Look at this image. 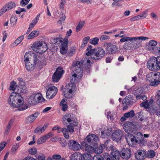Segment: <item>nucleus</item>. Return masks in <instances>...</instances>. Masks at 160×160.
Segmentation results:
<instances>
[{
  "instance_id": "nucleus-60",
  "label": "nucleus",
  "mask_w": 160,
  "mask_h": 160,
  "mask_svg": "<svg viewBox=\"0 0 160 160\" xmlns=\"http://www.w3.org/2000/svg\"><path fill=\"white\" fill-rule=\"evenodd\" d=\"M28 151L31 154L34 155L37 152V149L35 148H33L30 149Z\"/></svg>"
},
{
  "instance_id": "nucleus-19",
  "label": "nucleus",
  "mask_w": 160,
  "mask_h": 160,
  "mask_svg": "<svg viewBox=\"0 0 160 160\" xmlns=\"http://www.w3.org/2000/svg\"><path fill=\"white\" fill-rule=\"evenodd\" d=\"M58 130V132L59 133L60 132H62L64 135V137L66 139H68L69 138V135H68V133L65 128H61L59 127L58 126H56L55 127L53 128H52V130Z\"/></svg>"
},
{
  "instance_id": "nucleus-20",
  "label": "nucleus",
  "mask_w": 160,
  "mask_h": 160,
  "mask_svg": "<svg viewBox=\"0 0 160 160\" xmlns=\"http://www.w3.org/2000/svg\"><path fill=\"white\" fill-rule=\"evenodd\" d=\"M19 81L18 86L21 89L20 92L23 93H26L28 90L26 88L25 83L22 81V78H18V79Z\"/></svg>"
},
{
  "instance_id": "nucleus-48",
  "label": "nucleus",
  "mask_w": 160,
  "mask_h": 160,
  "mask_svg": "<svg viewBox=\"0 0 160 160\" xmlns=\"http://www.w3.org/2000/svg\"><path fill=\"white\" fill-rule=\"evenodd\" d=\"M52 157L54 160H65L63 158H61V156L58 154H54Z\"/></svg>"
},
{
  "instance_id": "nucleus-25",
  "label": "nucleus",
  "mask_w": 160,
  "mask_h": 160,
  "mask_svg": "<svg viewBox=\"0 0 160 160\" xmlns=\"http://www.w3.org/2000/svg\"><path fill=\"white\" fill-rule=\"evenodd\" d=\"M47 49V46L46 43L44 42H41V45L38 48V51L37 52L39 53H42L45 52Z\"/></svg>"
},
{
  "instance_id": "nucleus-8",
  "label": "nucleus",
  "mask_w": 160,
  "mask_h": 160,
  "mask_svg": "<svg viewBox=\"0 0 160 160\" xmlns=\"http://www.w3.org/2000/svg\"><path fill=\"white\" fill-rule=\"evenodd\" d=\"M108 150H111L110 155L112 160H119L120 153L117 148L112 145L109 147Z\"/></svg>"
},
{
  "instance_id": "nucleus-62",
  "label": "nucleus",
  "mask_w": 160,
  "mask_h": 160,
  "mask_svg": "<svg viewBox=\"0 0 160 160\" xmlns=\"http://www.w3.org/2000/svg\"><path fill=\"white\" fill-rule=\"evenodd\" d=\"M7 144V143L5 142H3L0 143V151L2 150L4 148Z\"/></svg>"
},
{
  "instance_id": "nucleus-57",
  "label": "nucleus",
  "mask_w": 160,
  "mask_h": 160,
  "mask_svg": "<svg viewBox=\"0 0 160 160\" xmlns=\"http://www.w3.org/2000/svg\"><path fill=\"white\" fill-rule=\"evenodd\" d=\"M17 20V17L15 18L14 17H12L10 19V22L11 24H13L14 25L16 23Z\"/></svg>"
},
{
  "instance_id": "nucleus-1",
  "label": "nucleus",
  "mask_w": 160,
  "mask_h": 160,
  "mask_svg": "<svg viewBox=\"0 0 160 160\" xmlns=\"http://www.w3.org/2000/svg\"><path fill=\"white\" fill-rule=\"evenodd\" d=\"M8 102L11 106L18 108L19 111L24 110L28 108V105L24 102L23 99L20 94L15 92L11 93Z\"/></svg>"
},
{
  "instance_id": "nucleus-43",
  "label": "nucleus",
  "mask_w": 160,
  "mask_h": 160,
  "mask_svg": "<svg viewBox=\"0 0 160 160\" xmlns=\"http://www.w3.org/2000/svg\"><path fill=\"white\" fill-rule=\"evenodd\" d=\"M147 155L148 157L150 158H153L155 155V152L153 150L148 151L147 153Z\"/></svg>"
},
{
  "instance_id": "nucleus-45",
  "label": "nucleus",
  "mask_w": 160,
  "mask_h": 160,
  "mask_svg": "<svg viewBox=\"0 0 160 160\" xmlns=\"http://www.w3.org/2000/svg\"><path fill=\"white\" fill-rule=\"evenodd\" d=\"M17 87L16 82L14 81H12L11 82L10 86V90L14 91Z\"/></svg>"
},
{
  "instance_id": "nucleus-47",
  "label": "nucleus",
  "mask_w": 160,
  "mask_h": 160,
  "mask_svg": "<svg viewBox=\"0 0 160 160\" xmlns=\"http://www.w3.org/2000/svg\"><path fill=\"white\" fill-rule=\"evenodd\" d=\"M84 22L83 21L80 22L76 28V31L78 32L83 27Z\"/></svg>"
},
{
  "instance_id": "nucleus-4",
  "label": "nucleus",
  "mask_w": 160,
  "mask_h": 160,
  "mask_svg": "<svg viewBox=\"0 0 160 160\" xmlns=\"http://www.w3.org/2000/svg\"><path fill=\"white\" fill-rule=\"evenodd\" d=\"M44 100V98L40 93H33L28 98V102L29 105L33 106L42 102Z\"/></svg>"
},
{
  "instance_id": "nucleus-32",
  "label": "nucleus",
  "mask_w": 160,
  "mask_h": 160,
  "mask_svg": "<svg viewBox=\"0 0 160 160\" xmlns=\"http://www.w3.org/2000/svg\"><path fill=\"white\" fill-rule=\"evenodd\" d=\"M41 42L40 41L35 42L32 47L33 50L36 52L38 51V48H39L40 45H41Z\"/></svg>"
},
{
  "instance_id": "nucleus-23",
  "label": "nucleus",
  "mask_w": 160,
  "mask_h": 160,
  "mask_svg": "<svg viewBox=\"0 0 160 160\" xmlns=\"http://www.w3.org/2000/svg\"><path fill=\"white\" fill-rule=\"evenodd\" d=\"M134 97L133 96L129 95L126 96L124 100V102L128 105L133 104L136 101H133Z\"/></svg>"
},
{
  "instance_id": "nucleus-49",
  "label": "nucleus",
  "mask_w": 160,
  "mask_h": 160,
  "mask_svg": "<svg viewBox=\"0 0 160 160\" xmlns=\"http://www.w3.org/2000/svg\"><path fill=\"white\" fill-rule=\"evenodd\" d=\"M156 60L157 70H158L160 69V56L156 58Z\"/></svg>"
},
{
  "instance_id": "nucleus-52",
  "label": "nucleus",
  "mask_w": 160,
  "mask_h": 160,
  "mask_svg": "<svg viewBox=\"0 0 160 160\" xmlns=\"http://www.w3.org/2000/svg\"><path fill=\"white\" fill-rule=\"evenodd\" d=\"M136 99L137 100L140 99H141L142 100L144 101L145 100L147 99V97L145 95H137L136 96Z\"/></svg>"
},
{
  "instance_id": "nucleus-53",
  "label": "nucleus",
  "mask_w": 160,
  "mask_h": 160,
  "mask_svg": "<svg viewBox=\"0 0 160 160\" xmlns=\"http://www.w3.org/2000/svg\"><path fill=\"white\" fill-rule=\"evenodd\" d=\"M92 144H95L98 140V137L96 135L94 134H92Z\"/></svg>"
},
{
  "instance_id": "nucleus-50",
  "label": "nucleus",
  "mask_w": 160,
  "mask_h": 160,
  "mask_svg": "<svg viewBox=\"0 0 160 160\" xmlns=\"http://www.w3.org/2000/svg\"><path fill=\"white\" fill-rule=\"evenodd\" d=\"M102 160H112L111 158H110L109 154L107 153H105L103 155L102 157Z\"/></svg>"
},
{
  "instance_id": "nucleus-61",
  "label": "nucleus",
  "mask_w": 160,
  "mask_h": 160,
  "mask_svg": "<svg viewBox=\"0 0 160 160\" xmlns=\"http://www.w3.org/2000/svg\"><path fill=\"white\" fill-rule=\"evenodd\" d=\"M158 48L159 47H155V48H153L152 49H151L150 50V51L154 54H157L158 53Z\"/></svg>"
},
{
  "instance_id": "nucleus-11",
  "label": "nucleus",
  "mask_w": 160,
  "mask_h": 160,
  "mask_svg": "<svg viewBox=\"0 0 160 160\" xmlns=\"http://www.w3.org/2000/svg\"><path fill=\"white\" fill-rule=\"evenodd\" d=\"M64 73V71L61 68H58L56 69L52 77V81L54 82H58L61 78V76Z\"/></svg>"
},
{
  "instance_id": "nucleus-38",
  "label": "nucleus",
  "mask_w": 160,
  "mask_h": 160,
  "mask_svg": "<svg viewBox=\"0 0 160 160\" xmlns=\"http://www.w3.org/2000/svg\"><path fill=\"white\" fill-rule=\"evenodd\" d=\"M105 148V145L104 144H102L99 147L95 150V152L97 153H101L103 151V149Z\"/></svg>"
},
{
  "instance_id": "nucleus-12",
  "label": "nucleus",
  "mask_w": 160,
  "mask_h": 160,
  "mask_svg": "<svg viewBox=\"0 0 160 160\" xmlns=\"http://www.w3.org/2000/svg\"><path fill=\"white\" fill-rule=\"evenodd\" d=\"M114 36L115 37L123 38H121L120 40H145L149 39V38L146 37L140 36L130 38L126 37L125 35L120 36L119 34L115 35Z\"/></svg>"
},
{
  "instance_id": "nucleus-14",
  "label": "nucleus",
  "mask_w": 160,
  "mask_h": 160,
  "mask_svg": "<svg viewBox=\"0 0 160 160\" xmlns=\"http://www.w3.org/2000/svg\"><path fill=\"white\" fill-rule=\"evenodd\" d=\"M123 135V132L121 130H116L112 134V138L113 141L118 142L121 140Z\"/></svg>"
},
{
  "instance_id": "nucleus-29",
  "label": "nucleus",
  "mask_w": 160,
  "mask_h": 160,
  "mask_svg": "<svg viewBox=\"0 0 160 160\" xmlns=\"http://www.w3.org/2000/svg\"><path fill=\"white\" fill-rule=\"evenodd\" d=\"M77 123L76 122H73L70 124L68 125L67 127V131L68 132H69L71 133H72L74 132L73 127L76 126L77 125Z\"/></svg>"
},
{
  "instance_id": "nucleus-28",
  "label": "nucleus",
  "mask_w": 160,
  "mask_h": 160,
  "mask_svg": "<svg viewBox=\"0 0 160 160\" xmlns=\"http://www.w3.org/2000/svg\"><path fill=\"white\" fill-rule=\"evenodd\" d=\"M39 34V31L37 30H33L28 36L27 39H33L37 37Z\"/></svg>"
},
{
  "instance_id": "nucleus-33",
  "label": "nucleus",
  "mask_w": 160,
  "mask_h": 160,
  "mask_svg": "<svg viewBox=\"0 0 160 160\" xmlns=\"http://www.w3.org/2000/svg\"><path fill=\"white\" fill-rule=\"evenodd\" d=\"M85 151L87 152L90 153H91L93 152L94 151V148L92 147L90 145H88L87 144L85 145Z\"/></svg>"
},
{
  "instance_id": "nucleus-63",
  "label": "nucleus",
  "mask_w": 160,
  "mask_h": 160,
  "mask_svg": "<svg viewBox=\"0 0 160 160\" xmlns=\"http://www.w3.org/2000/svg\"><path fill=\"white\" fill-rule=\"evenodd\" d=\"M110 39V38L109 37L105 35H102L100 38V40H108Z\"/></svg>"
},
{
  "instance_id": "nucleus-44",
  "label": "nucleus",
  "mask_w": 160,
  "mask_h": 160,
  "mask_svg": "<svg viewBox=\"0 0 160 160\" xmlns=\"http://www.w3.org/2000/svg\"><path fill=\"white\" fill-rule=\"evenodd\" d=\"M160 83V80H157L154 79V81H151L150 82V85L154 87H156Z\"/></svg>"
},
{
  "instance_id": "nucleus-15",
  "label": "nucleus",
  "mask_w": 160,
  "mask_h": 160,
  "mask_svg": "<svg viewBox=\"0 0 160 160\" xmlns=\"http://www.w3.org/2000/svg\"><path fill=\"white\" fill-rule=\"evenodd\" d=\"M68 146L70 149L74 151L78 150L80 148V145L78 142L74 140L69 141Z\"/></svg>"
},
{
  "instance_id": "nucleus-36",
  "label": "nucleus",
  "mask_w": 160,
  "mask_h": 160,
  "mask_svg": "<svg viewBox=\"0 0 160 160\" xmlns=\"http://www.w3.org/2000/svg\"><path fill=\"white\" fill-rule=\"evenodd\" d=\"M47 139L48 138L45 135L38 139L37 142L38 144H40L45 142Z\"/></svg>"
},
{
  "instance_id": "nucleus-46",
  "label": "nucleus",
  "mask_w": 160,
  "mask_h": 160,
  "mask_svg": "<svg viewBox=\"0 0 160 160\" xmlns=\"http://www.w3.org/2000/svg\"><path fill=\"white\" fill-rule=\"evenodd\" d=\"M111 128H108L107 129L108 130H109V131H108V132H106V134L103 131L101 132V136L102 138H105L107 136V135H108V134H109V133H110L111 131Z\"/></svg>"
},
{
  "instance_id": "nucleus-17",
  "label": "nucleus",
  "mask_w": 160,
  "mask_h": 160,
  "mask_svg": "<svg viewBox=\"0 0 160 160\" xmlns=\"http://www.w3.org/2000/svg\"><path fill=\"white\" fill-rule=\"evenodd\" d=\"M146 155V152L142 150L137 151L135 154V158L138 160H143Z\"/></svg>"
},
{
  "instance_id": "nucleus-5",
  "label": "nucleus",
  "mask_w": 160,
  "mask_h": 160,
  "mask_svg": "<svg viewBox=\"0 0 160 160\" xmlns=\"http://www.w3.org/2000/svg\"><path fill=\"white\" fill-rule=\"evenodd\" d=\"M76 88L75 85L72 82L68 83L65 86L64 95L68 98H72L73 96V92Z\"/></svg>"
},
{
  "instance_id": "nucleus-13",
  "label": "nucleus",
  "mask_w": 160,
  "mask_h": 160,
  "mask_svg": "<svg viewBox=\"0 0 160 160\" xmlns=\"http://www.w3.org/2000/svg\"><path fill=\"white\" fill-rule=\"evenodd\" d=\"M125 138L129 146L132 147L134 146V145L138 143H137L138 141L136 140L133 135L129 133H128V134L126 135Z\"/></svg>"
},
{
  "instance_id": "nucleus-37",
  "label": "nucleus",
  "mask_w": 160,
  "mask_h": 160,
  "mask_svg": "<svg viewBox=\"0 0 160 160\" xmlns=\"http://www.w3.org/2000/svg\"><path fill=\"white\" fill-rule=\"evenodd\" d=\"M135 115V113L133 110H131L129 112H126L124 114V116L126 118H132Z\"/></svg>"
},
{
  "instance_id": "nucleus-42",
  "label": "nucleus",
  "mask_w": 160,
  "mask_h": 160,
  "mask_svg": "<svg viewBox=\"0 0 160 160\" xmlns=\"http://www.w3.org/2000/svg\"><path fill=\"white\" fill-rule=\"evenodd\" d=\"M146 79L149 81L152 80V79H154V72H151L148 74L146 76Z\"/></svg>"
},
{
  "instance_id": "nucleus-18",
  "label": "nucleus",
  "mask_w": 160,
  "mask_h": 160,
  "mask_svg": "<svg viewBox=\"0 0 160 160\" xmlns=\"http://www.w3.org/2000/svg\"><path fill=\"white\" fill-rule=\"evenodd\" d=\"M106 50L108 53L113 54L117 52L118 47L115 45L108 43L107 44Z\"/></svg>"
},
{
  "instance_id": "nucleus-35",
  "label": "nucleus",
  "mask_w": 160,
  "mask_h": 160,
  "mask_svg": "<svg viewBox=\"0 0 160 160\" xmlns=\"http://www.w3.org/2000/svg\"><path fill=\"white\" fill-rule=\"evenodd\" d=\"M72 30L70 29L68 31H67L66 33V36L65 37V38H64V39L62 38H55V39H54V40H61V39H63V40H68V38H66V37L68 36V37H69L71 35V34L72 33Z\"/></svg>"
},
{
  "instance_id": "nucleus-40",
  "label": "nucleus",
  "mask_w": 160,
  "mask_h": 160,
  "mask_svg": "<svg viewBox=\"0 0 160 160\" xmlns=\"http://www.w3.org/2000/svg\"><path fill=\"white\" fill-rule=\"evenodd\" d=\"M83 160H92V157L90 154H84L82 155Z\"/></svg>"
},
{
  "instance_id": "nucleus-41",
  "label": "nucleus",
  "mask_w": 160,
  "mask_h": 160,
  "mask_svg": "<svg viewBox=\"0 0 160 160\" xmlns=\"http://www.w3.org/2000/svg\"><path fill=\"white\" fill-rule=\"evenodd\" d=\"M140 105L142 107H144L146 109L149 108L150 107V104L148 102V100H146L141 103Z\"/></svg>"
},
{
  "instance_id": "nucleus-9",
  "label": "nucleus",
  "mask_w": 160,
  "mask_h": 160,
  "mask_svg": "<svg viewBox=\"0 0 160 160\" xmlns=\"http://www.w3.org/2000/svg\"><path fill=\"white\" fill-rule=\"evenodd\" d=\"M58 90L57 88L55 86H49L46 93L47 98L49 99L52 98L57 93Z\"/></svg>"
},
{
  "instance_id": "nucleus-24",
  "label": "nucleus",
  "mask_w": 160,
  "mask_h": 160,
  "mask_svg": "<svg viewBox=\"0 0 160 160\" xmlns=\"http://www.w3.org/2000/svg\"><path fill=\"white\" fill-rule=\"evenodd\" d=\"M73 119L72 115L69 113L66 114L62 118L63 123L64 124V123H66L67 124L66 121L68 122H70L72 121Z\"/></svg>"
},
{
  "instance_id": "nucleus-56",
  "label": "nucleus",
  "mask_w": 160,
  "mask_h": 160,
  "mask_svg": "<svg viewBox=\"0 0 160 160\" xmlns=\"http://www.w3.org/2000/svg\"><path fill=\"white\" fill-rule=\"evenodd\" d=\"M30 0H22L20 2V5L24 7L28 3Z\"/></svg>"
},
{
  "instance_id": "nucleus-58",
  "label": "nucleus",
  "mask_w": 160,
  "mask_h": 160,
  "mask_svg": "<svg viewBox=\"0 0 160 160\" xmlns=\"http://www.w3.org/2000/svg\"><path fill=\"white\" fill-rule=\"evenodd\" d=\"M102 157L99 154L95 155L93 158V160H102Z\"/></svg>"
},
{
  "instance_id": "nucleus-59",
  "label": "nucleus",
  "mask_w": 160,
  "mask_h": 160,
  "mask_svg": "<svg viewBox=\"0 0 160 160\" xmlns=\"http://www.w3.org/2000/svg\"><path fill=\"white\" fill-rule=\"evenodd\" d=\"M92 134L88 135L86 138V139L87 141L89 142L91 144H92Z\"/></svg>"
},
{
  "instance_id": "nucleus-54",
  "label": "nucleus",
  "mask_w": 160,
  "mask_h": 160,
  "mask_svg": "<svg viewBox=\"0 0 160 160\" xmlns=\"http://www.w3.org/2000/svg\"><path fill=\"white\" fill-rule=\"evenodd\" d=\"M82 64V63L81 64L80 62L79 61H75L72 63L73 68H75L77 67H81Z\"/></svg>"
},
{
  "instance_id": "nucleus-21",
  "label": "nucleus",
  "mask_w": 160,
  "mask_h": 160,
  "mask_svg": "<svg viewBox=\"0 0 160 160\" xmlns=\"http://www.w3.org/2000/svg\"><path fill=\"white\" fill-rule=\"evenodd\" d=\"M131 152L130 149L128 148L124 149L122 154H120V156L123 159H128L131 156Z\"/></svg>"
},
{
  "instance_id": "nucleus-30",
  "label": "nucleus",
  "mask_w": 160,
  "mask_h": 160,
  "mask_svg": "<svg viewBox=\"0 0 160 160\" xmlns=\"http://www.w3.org/2000/svg\"><path fill=\"white\" fill-rule=\"evenodd\" d=\"M157 44V42L156 41H150L147 45V48L150 51L155 48Z\"/></svg>"
},
{
  "instance_id": "nucleus-64",
  "label": "nucleus",
  "mask_w": 160,
  "mask_h": 160,
  "mask_svg": "<svg viewBox=\"0 0 160 160\" xmlns=\"http://www.w3.org/2000/svg\"><path fill=\"white\" fill-rule=\"evenodd\" d=\"M21 42V41H15V42L12 44L11 46L13 47L16 46L20 43Z\"/></svg>"
},
{
  "instance_id": "nucleus-27",
  "label": "nucleus",
  "mask_w": 160,
  "mask_h": 160,
  "mask_svg": "<svg viewBox=\"0 0 160 160\" xmlns=\"http://www.w3.org/2000/svg\"><path fill=\"white\" fill-rule=\"evenodd\" d=\"M37 63H35L34 61L33 63L30 62H26L25 67L28 71H31L34 70L35 67V65Z\"/></svg>"
},
{
  "instance_id": "nucleus-3",
  "label": "nucleus",
  "mask_w": 160,
  "mask_h": 160,
  "mask_svg": "<svg viewBox=\"0 0 160 160\" xmlns=\"http://www.w3.org/2000/svg\"><path fill=\"white\" fill-rule=\"evenodd\" d=\"M73 73L71 77L70 81L72 82L77 83L81 79L83 74V70L81 67H77L74 68Z\"/></svg>"
},
{
  "instance_id": "nucleus-26",
  "label": "nucleus",
  "mask_w": 160,
  "mask_h": 160,
  "mask_svg": "<svg viewBox=\"0 0 160 160\" xmlns=\"http://www.w3.org/2000/svg\"><path fill=\"white\" fill-rule=\"evenodd\" d=\"M132 123L127 122H125L123 124V128L127 134L129 133L131 130V126H132Z\"/></svg>"
},
{
  "instance_id": "nucleus-39",
  "label": "nucleus",
  "mask_w": 160,
  "mask_h": 160,
  "mask_svg": "<svg viewBox=\"0 0 160 160\" xmlns=\"http://www.w3.org/2000/svg\"><path fill=\"white\" fill-rule=\"evenodd\" d=\"M80 158H82L81 155H80V156H79L77 153H73L71 156L70 159L71 160H78V158L80 159Z\"/></svg>"
},
{
  "instance_id": "nucleus-31",
  "label": "nucleus",
  "mask_w": 160,
  "mask_h": 160,
  "mask_svg": "<svg viewBox=\"0 0 160 160\" xmlns=\"http://www.w3.org/2000/svg\"><path fill=\"white\" fill-rule=\"evenodd\" d=\"M16 6V4L15 3L11 2L7 4H6L3 7H5L4 9L6 10V11L12 9L13 8L15 7Z\"/></svg>"
},
{
  "instance_id": "nucleus-55",
  "label": "nucleus",
  "mask_w": 160,
  "mask_h": 160,
  "mask_svg": "<svg viewBox=\"0 0 160 160\" xmlns=\"http://www.w3.org/2000/svg\"><path fill=\"white\" fill-rule=\"evenodd\" d=\"M154 79L157 80H160V72H154Z\"/></svg>"
},
{
  "instance_id": "nucleus-2",
  "label": "nucleus",
  "mask_w": 160,
  "mask_h": 160,
  "mask_svg": "<svg viewBox=\"0 0 160 160\" xmlns=\"http://www.w3.org/2000/svg\"><path fill=\"white\" fill-rule=\"evenodd\" d=\"M105 52L102 48L98 49H93L89 50L86 53L87 56H90L91 58L93 60H98L102 58L105 55Z\"/></svg>"
},
{
  "instance_id": "nucleus-10",
  "label": "nucleus",
  "mask_w": 160,
  "mask_h": 160,
  "mask_svg": "<svg viewBox=\"0 0 160 160\" xmlns=\"http://www.w3.org/2000/svg\"><path fill=\"white\" fill-rule=\"evenodd\" d=\"M156 61L155 57H152L148 60L147 63V67L149 70L152 71L157 70Z\"/></svg>"
},
{
  "instance_id": "nucleus-22",
  "label": "nucleus",
  "mask_w": 160,
  "mask_h": 160,
  "mask_svg": "<svg viewBox=\"0 0 160 160\" xmlns=\"http://www.w3.org/2000/svg\"><path fill=\"white\" fill-rule=\"evenodd\" d=\"M38 115L39 113L38 112L31 115L26 118V122L27 123H31L35 120Z\"/></svg>"
},
{
  "instance_id": "nucleus-16",
  "label": "nucleus",
  "mask_w": 160,
  "mask_h": 160,
  "mask_svg": "<svg viewBox=\"0 0 160 160\" xmlns=\"http://www.w3.org/2000/svg\"><path fill=\"white\" fill-rule=\"evenodd\" d=\"M68 41H60L61 43L60 48V52L61 54H65L68 51Z\"/></svg>"
},
{
  "instance_id": "nucleus-34",
  "label": "nucleus",
  "mask_w": 160,
  "mask_h": 160,
  "mask_svg": "<svg viewBox=\"0 0 160 160\" xmlns=\"http://www.w3.org/2000/svg\"><path fill=\"white\" fill-rule=\"evenodd\" d=\"M141 135V133L139 132H137L134 134V135H133V136L134 137L136 140H137L138 141L137 142V143H140L141 142V140L140 139Z\"/></svg>"
},
{
  "instance_id": "nucleus-7",
  "label": "nucleus",
  "mask_w": 160,
  "mask_h": 160,
  "mask_svg": "<svg viewBox=\"0 0 160 160\" xmlns=\"http://www.w3.org/2000/svg\"><path fill=\"white\" fill-rule=\"evenodd\" d=\"M32 58H33V60L35 63L39 62V58L38 54H36L34 52H28L26 53L24 56L25 63L28 62L29 59H31Z\"/></svg>"
},
{
  "instance_id": "nucleus-51",
  "label": "nucleus",
  "mask_w": 160,
  "mask_h": 160,
  "mask_svg": "<svg viewBox=\"0 0 160 160\" xmlns=\"http://www.w3.org/2000/svg\"><path fill=\"white\" fill-rule=\"evenodd\" d=\"M114 114L113 112L108 111L107 113V116L108 118H110L111 120L113 119V116Z\"/></svg>"
},
{
  "instance_id": "nucleus-6",
  "label": "nucleus",
  "mask_w": 160,
  "mask_h": 160,
  "mask_svg": "<svg viewBox=\"0 0 160 160\" xmlns=\"http://www.w3.org/2000/svg\"><path fill=\"white\" fill-rule=\"evenodd\" d=\"M123 42L126 41H120ZM127 42L123 45V48L125 49H131L132 48L135 47V48H138L141 46V44L138 41H135V42H133V41H126Z\"/></svg>"
}]
</instances>
